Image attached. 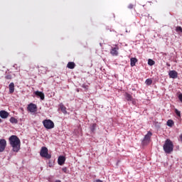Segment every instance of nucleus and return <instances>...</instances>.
Here are the masks:
<instances>
[{"label":"nucleus","instance_id":"nucleus-1","mask_svg":"<svg viewBox=\"0 0 182 182\" xmlns=\"http://www.w3.org/2000/svg\"><path fill=\"white\" fill-rule=\"evenodd\" d=\"M10 146L12 147V151L18 153L21 150V139L16 135H11L9 138Z\"/></svg>","mask_w":182,"mask_h":182},{"label":"nucleus","instance_id":"nucleus-2","mask_svg":"<svg viewBox=\"0 0 182 182\" xmlns=\"http://www.w3.org/2000/svg\"><path fill=\"white\" fill-rule=\"evenodd\" d=\"M164 151L166 154H171L173 150L174 149V145L173 144V141L171 140L167 139L165 141V143L163 146Z\"/></svg>","mask_w":182,"mask_h":182},{"label":"nucleus","instance_id":"nucleus-3","mask_svg":"<svg viewBox=\"0 0 182 182\" xmlns=\"http://www.w3.org/2000/svg\"><path fill=\"white\" fill-rule=\"evenodd\" d=\"M43 124L46 129L50 130L55 127V123L50 119H45L43 121Z\"/></svg>","mask_w":182,"mask_h":182},{"label":"nucleus","instance_id":"nucleus-4","mask_svg":"<svg viewBox=\"0 0 182 182\" xmlns=\"http://www.w3.org/2000/svg\"><path fill=\"white\" fill-rule=\"evenodd\" d=\"M40 155L41 157H45L46 159H50V157H52V156L48 153V148L46 146L41 148Z\"/></svg>","mask_w":182,"mask_h":182},{"label":"nucleus","instance_id":"nucleus-5","mask_svg":"<svg viewBox=\"0 0 182 182\" xmlns=\"http://www.w3.org/2000/svg\"><path fill=\"white\" fill-rule=\"evenodd\" d=\"M125 96V99L126 100H127V102H132V105H136V99L133 98V96H132V95L125 92L124 94Z\"/></svg>","mask_w":182,"mask_h":182},{"label":"nucleus","instance_id":"nucleus-6","mask_svg":"<svg viewBox=\"0 0 182 182\" xmlns=\"http://www.w3.org/2000/svg\"><path fill=\"white\" fill-rule=\"evenodd\" d=\"M152 135L153 134L151 132H148V133L145 135L144 139L142 140V144H147V143H149L150 137H151Z\"/></svg>","mask_w":182,"mask_h":182},{"label":"nucleus","instance_id":"nucleus-7","mask_svg":"<svg viewBox=\"0 0 182 182\" xmlns=\"http://www.w3.org/2000/svg\"><path fill=\"white\" fill-rule=\"evenodd\" d=\"M6 148V140L5 139H0V153H2L5 151Z\"/></svg>","mask_w":182,"mask_h":182},{"label":"nucleus","instance_id":"nucleus-8","mask_svg":"<svg viewBox=\"0 0 182 182\" xmlns=\"http://www.w3.org/2000/svg\"><path fill=\"white\" fill-rule=\"evenodd\" d=\"M38 109V107L35 104H29L28 105V111L31 112V113H35L36 112V110Z\"/></svg>","mask_w":182,"mask_h":182},{"label":"nucleus","instance_id":"nucleus-9","mask_svg":"<svg viewBox=\"0 0 182 182\" xmlns=\"http://www.w3.org/2000/svg\"><path fill=\"white\" fill-rule=\"evenodd\" d=\"M119 46H117V45L115 46V47H112V48L110 49V53L112 56H117V55H119Z\"/></svg>","mask_w":182,"mask_h":182},{"label":"nucleus","instance_id":"nucleus-10","mask_svg":"<svg viewBox=\"0 0 182 182\" xmlns=\"http://www.w3.org/2000/svg\"><path fill=\"white\" fill-rule=\"evenodd\" d=\"M169 77L171 79H177L178 76V73L176 70H170L168 73Z\"/></svg>","mask_w":182,"mask_h":182},{"label":"nucleus","instance_id":"nucleus-11","mask_svg":"<svg viewBox=\"0 0 182 182\" xmlns=\"http://www.w3.org/2000/svg\"><path fill=\"white\" fill-rule=\"evenodd\" d=\"M65 161H66V158L63 156H60L58 159V164L59 166H63L65 164Z\"/></svg>","mask_w":182,"mask_h":182},{"label":"nucleus","instance_id":"nucleus-12","mask_svg":"<svg viewBox=\"0 0 182 182\" xmlns=\"http://www.w3.org/2000/svg\"><path fill=\"white\" fill-rule=\"evenodd\" d=\"M34 95H36L37 97H40L41 100H45V94H43V92L40 91H36L34 92Z\"/></svg>","mask_w":182,"mask_h":182},{"label":"nucleus","instance_id":"nucleus-13","mask_svg":"<svg viewBox=\"0 0 182 182\" xmlns=\"http://www.w3.org/2000/svg\"><path fill=\"white\" fill-rule=\"evenodd\" d=\"M9 116V113L5 110L0 111V117L1 119H7V117Z\"/></svg>","mask_w":182,"mask_h":182},{"label":"nucleus","instance_id":"nucleus-14","mask_svg":"<svg viewBox=\"0 0 182 182\" xmlns=\"http://www.w3.org/2000/svg\"><path fill=\"white\" fill-rule=\"evenodd\" d=\"M9 93L12 94L15 92V84L14 82H11L9 85Z\"/></svg>","mask_w":182,"mask_h":182},{"label":"nucleus","instance_id":"nucleus-15","mask_svg":"<svg viewBox=\"0 0 182 182\" xmlns=\"http://www.w3.org/2000/svg\"><path fill=\"white\" fill-rule=\"evenodd\" d=\"M60 109L61 112L63 113V114H68V111H66V107H65L63 103L60 104Z\"/></svg>","mask_w":182,"mask_h":182},{"label":"nucleus","instance_id":"nucleus-16","mask_svg":"<svg viewBox=\"0 0 182 182\" xmlns=\"http://www.w3.org/2000/svg\"><path fill=\"white\" fill-rule=\"evenodd\" d=\"M76 64L74 62H69L67 65L68 69H75Z\"/></svg>","mask_w":182,"mask_h":182},{"label":"nucleus","instance_id":"nucleus-17","mask_svg":"<svg viewBox=\"0 0 182 182\" xmlns=\"http://www.w3.org/2000/svg\"><path fill=\"white\" fill-rule=\"evenodd\" d=\"M130 62H131V66L132 68H133V66H136V63H137V58H132L130 59Z\"/></svg>","mask_w":182,"mask_h":182},{"label":"nucleus","instance_id":"nucleus-18","mask_svg":"<svg viewBox=\"0 0 182 182\" xmlns=\"http://www.w3.org/2000/svg\"><path fill=\"white\" fill-rule=\"evenodd\" d=\"M166 124L168 127H173V126H174V121H173V119H168Z\"/></svg>","mask_w":182,"mask_h":182},{"label":"nucleus","instance_id":"nucleus-19","mask_svg":"<svg viewBox=\"0 0 182 182\" xmlns=\"http://www.w3.org/2000/svg\"><path fill=\"white\" fill-rule=\"evenodd\" d=\"M10 123H12L13 124H18V119H16L15 117H11L9 120Z\"/></svg>","mask_w":182,"mask_h":182},{"label":"nucleus","instance_id":"nucleus-20","mask_svg":"<svg viewBox=\"0 0 182 182\" xmlns=\"http://www.w3.org/2000/svg\"><path fill=\"white\" fill-rule=\"evenodd\" d=\"M97 125L96 124H92L90 127V131L92 132V133H95V130H96V127Z\"/></svg>","mask_w":182,"mask_h":182},{"label":"nucleus","instance_id":"nucleus-21","mask_svg":"<svg viewBox=\"0 0 182 182\" xmlns=\"http://www.w3.org/2000/svg\"><path fill=\"white\" fill-rule=\"evenodd\" d=\"M175 113L178 117H181V112H180L177 108L174 109Z\"/></svg>","mask_w":182,"mask_h":182},{"label":"nucleus","instance_id":"nucleus-22","mask_svg":"<svg viewBox=\"0 0 182 182\" xmlns=\"http://www.w3.org/2000/svg\"><path fill=\"white\" fill-rule=\"evenodd\" d=\"M155 63H156V62H154V60H153L151 59L148 60V65L149 66H153V65H154Z\"/></svg>","mask_w":182,"mask_h":182},{"label":"nucleus","instance_id":"nucleus-23","mask_svg":"<svg viewBox=\"0 0 182 182\" xmlns=\"http://www.w3.org/2000/svg\"><path fill=\"white\" fill-rule=\"evenodd\" d=\"M145 83L148 86H150V85H151L153 83V80H151V79H146L145 81Z\"/></svg>","mask_w":182,"mask_h":182},{"label":"nucleus","instance_id":"nucleus-24","mask_svg":"<svg viewBox=\"0 0 182 182\" xmlns=\"http://www.w3.org/2000/svg\"><path fill=\"white\" fill-rule=\"evenodd\" d=\"M62 171L65 173V174H69V170H68V168L64 167L62 168Z\"/></svg>","mask_w":182,"mask_h":182},{"label":"nucleus","instance_id":"nucleus-25","mask_svg":"<svg viewBox=\"0 0 182 182\" xmlns=\"http://www.w3.org/2000/svg\"><path fill=\"white\" fill-rule=\"evenodd\" d=\"M176 32H181L182 33V28L181 26H177L176 28Z\"/></svg>","mask_w":182,"mask_h":182},{"label":"nucleus","instance_id":"nucleus-26","mask_svg":"<svg viewBox=\"0 0 182 182\" xmlns=\"http://www.w3.org/2000/svg\"><path fill=\"white\" fill-rule=\"evenodd\" d=\"M5 79H7L8 80H11V79H12V75H7L5 76Z\"/></svg>","mask_w":182,"mask_h":182},{"label":"nucleus","instance_id":"nucleus-27","mask_svg":"<svg viewBox=\"0 0 182 182\" xmlns=\"http://www.w3.org/2000/svg\"><path fill=\"white\" fill-rule=\"evenodd\" d=\"M178 98L180 100V102L182 103V93L178 94Z\"/></svg>","mask_w":182,"mask_h":182},{"label":"nucleus","instance_id":"nucleus-28","mask_svg":"<svg viewBox=\"0 0 182 182\" xmlns=\"http://www.w3.org/2000/svg\"><path fill=\"white\" fill-rule=\"evenodd\" d=\"M13 68H14L16 69V70H18V65H16V64L13 65Z\"/></svg>","mask_w":182,"mask_h":182},{"label":"nucleus","instance_id":"nucleus-29","mask_svg":"<svg viewBox=\"0 0 182 182\" xmlns=\"http://www.w3.org/2000/svg\"><path fill=\"white\" fill-rule=\"evenodd\" d=\"M128 8H129V9H133V4H129V6H128Z\"/></svg>","mask_w":182,"mask_h":182},{"label":"nucleus","instance_id":"nucleus-30","mask_svg":"<svg viewBox=\"0 0 182 182\" xmlns=\"http://www.w3.org/2000/svg\"><path fill=\"white\" fill-rule=\"evenodd\" d=\"M95 182H103V181L100 180V179H97V180H95Z\"/></svg>","mask_w":182,"mask_h":182},{"label":"nucleus","instance_id":"nucleus-31","mask_svg":"<svg viewBox=\"0 0 182 182\" xmlns=\"http://www.w3.org/2000/svg\"><path fill=\"white\" fill-rule=\"evenodd\" d=\"M180 139H181V141H182V134L180 135Z\"/></svg>","mask_w":182,"mask_h":182},{"label":"nucleus","instance_id":"nucleus-32","mask_svg":"<svg viewBox=\"0 0 182 182\" xmlns=\"http://www.w3.org/2000/svg\"><path fill=\"white\" fill-rule=\"evenodd\" d=\"M55 182H61L60 180H56Z\"/></svg>","mask_w":182,"mask_h":182},{"label":"nucleus","instance_id":"nucleus-33","mask_svg":"<svg viewBox=\"0 0 182 182\" xmlns=\"http://www.w3.org/2000/svg\"><path fill=\"white\" fill-rule=\"evenodd\" d=\"M166 66H170V64H168V63H166Z\"/></svg>","mask_w":182,"mask_h":182},{"label":"nucleus","instance_id":"nucleus-34","mask_svg":"<svg viewBox=\"0 0 182 182\" xmlns=\"http://www.w3.org/2000/svg\"><path fill=\"white\" fill-rule=\"evenodd\" d=\"M0 123H2V119H0Z\"/></svg>","mask_w":182,"mask_h":182}]
</instances>
